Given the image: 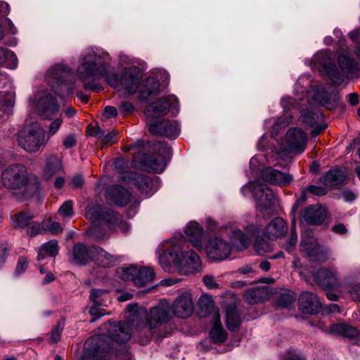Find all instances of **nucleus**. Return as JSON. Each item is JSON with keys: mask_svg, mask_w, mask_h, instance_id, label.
<instances>
[{"mask_svg": "<svg viewBox=\"0 0 360 360\" xmlns=\"http://www.w3.org/2000/svg\"><path fill=\"white\" fill-rule=\"evenodd\" d=\"M130 313L127 320L118 323H110L108 337L98 335L88 339L84 344V350L80 360H110L111 347L108 340L117 344L127 342L132 333L143 330H154L166 323L171 318V307L166 300L150 309L146 322V310L136 304L127 305Z\"/></svg>", "mask_w": 360, "mask_h": 360, "instance_id": "obj_1", "label": "nucleus"}, {"mask_svg": "<svg viewBox=\"0 0 360 360\" xmlns=\"http://www.w3.org/2000/svg\"><path fill=\"white\" fill-rule=\"evenodd\" d=\"M109 53L103 49H89L81 58L77 68V74L84 83L85 89L98 92L102 89L101 85L95 82H86L87 80L99 79L106 76L110 64Z\"/></svg>", "mask_w": 360, "mask_h": 360, "instance_id": "obj_2", "label": "nucleus"}, {"mask_svg": "<svg viewBox=\"0 0 360 360\" xmlns=\"http://www.w3.org/2000/svg\"><path fill=\"white\" fill-rule=\"evenodd\" d=\"M160 263L166 271H171L172 263L181 274L188 275L198 272L201 266L199 256L193 251H184L179 245H174L167 249L160 257Z\"/></svg>", "mask_w": 360, "mask_h": 360, "instance_id": "obj_3", "label": "nucleus"}, {"mask_svg": "<svg viewBox=\"0 0 360 360\" xmlns=\"http://www.w3.org/2000/svg\"><path fill=\"white\" fill-rule=\"evenodd\" d=\"M18 142L25 151L37 153L46 144L45 131L38 123L26 124L18 134Z\"/></svg>", "mask_w": 360, "mask_h": 360, "instance_id": "obj_4", "label": "nucleus"}, {"mask_svg": "<svg viewBox=\"0 0 360 360\" xmlns=\"http://www.w3.org/2000/svg\"><path fill=\"white\" fill-rule=\"evenodd\" d=\"M86 217L93 222L104 224L109 229L119 226L123 229L127 226L118 213L101 205H89L86 209Z\"/></svg>", "mask_w": 360, "mask_h": 360, "instance_id": "obj_5", "label": "nucleus"}, {"mask_svg": "<svg viewBox=\"0 0 360 360\" xmlns=\"http://www.w3.org/2000/svg\"><path fill=\"white\" fill-rule=\"evenodd\" d=\"M153 146L154 150L158 151L157 153L149 155L138 153L134 159L138 160L141 156V162L143 166L155 172L160 173L163 172L167 161L172 156V148L167 144L160 142L155 143Z\"/></svg>", "mask_w": 360, "mask_h": 360, "instance_id": "obj_6", "label": "nucleus"}, {"mask_svg": "<svg viewBox=\"0 0 360 360\" xmlns=\"http://www.w3.org/2000/svg\"><path fill=\"white\" fill-rule=\"evenodd\" d=\"M1 181L6 188L12 190L31 186L27 167L18 163L9 165L2 172Z\"/></svg>", "mask_w": 360, "mask_h": 360, "instance_id": "obj_7", "label": "nucleus"}, {"mask_svg": "<svg viewBox=\"0 0 360 360\" xmlns=\"http://www.w3.org/2000/svg\"><path fill=\"white\" fill-rule=\"evenodd\" d=\"M246 189L252 191L257 209L260 212L269 209L276 200L272 190L265 184L250 183L243 188V191H244Z\"/></svg>", "mask_w": 360, "mask_h": 360, "instance_id": "obj_8", "label": "nucleus"}, {"mask_svg": "<svg viewBox=\"0 0 360 360\" xmlns=\"http://www.w3.org/2000/svg\"><path fill=\"white\" fill-rule=\"evenodd\" d=\"M178 99L174 95H169L150 103L145 109L147 124L154 119L167 115L172 107H175Z\"/></svg>", "mask_w": 360, "mask_h": 360, "instance_id": "obj_9", "label": "nucleus"}, {"mask_svg": "<svg viewBox=\"0 0 360 360\" xmlns=\"http://www.w3.org/2000/svg\"><path fill=\"white\" fill-rule=\"evenodd\" d=\"M155 272L150 267L130 266L122 269V278L127 281H131L134 284L139 287L144 286L153 281Z\"/></svg>", "mask_w": 360, "mask_h": 360, "instance_id": "obj_10", "label": "nucleus"}, {"mask_svg": "<svg viewBox=\"0 0 360 360\" xmlns=\"http://www.w3.org/2000/svg\"><path fill=\"white\" fill-rule=\"evenodd\" d=\"M205 251L212 261H221L231 254V247L229 243L219 237L211 238L206 243Z\"/></svg>", "mask_w": 360, "mask_h": 360, "instance_id": "obj_11", "label": "nucleus"}, {"mask_svg": "<svg viewBox=\"0 0 360 360\" xmlns=\"http://www.w3.org/2000/svg\"><path fill=\"white\" fill-rule=\"evenodd\" d=\"M150 133L165 137L176 139L180 133V127L175 121L163 120L160 122H148Z\"/></svg>", "mask_w": 360, "mask_h": 360, "instance_id": "obj_12", "label": "nucleus"}, {"mask_svg": "<svg viewBox=\"0 0 360 360\" xmlns=\"http://www.w3.org/2000/svg\"><path fill=\"white\" fill-rule=\"evenodd\" d=\"M171 309L173 314L179 318L189 317L193 311V302L191 294L188 292L179 295L174 302Z\"/></svg>", "mask_w": 360, "mask_h": 360, "instance_id": "obj_13", "label": "nucleus"}, {"mask_svg": "<svg viewBox=\"0 0 360 360\" xmlns=\"http://www.w3.org/2000/svg\"><path fill=\"white\" fill-rule=\"evenodd\" d=\"M286 143L290 152L300 154L307 146V134L299 129H289L286 134Z\"/></svg>", "mask_w": 360, "mask_h": 360, "instance_id": "obj_14", "label": "nucleus"}, {"mask_svg": "<svg viewBox=\"0 0 360 360\" xmlns=\"http://www.w3.org/2000/svg\"><path fill=\"white\" fill-rule=\"evenodd\" d=\"M329 332L348 338L353 344L360 346V330L346 323L339 322L332 324L329 328Z\"/></svg>", "mask_w": 360, "mask_h": 360, "instance_id": "obj_15", "label": "nucleus"}, {"mask_svg": "<svg viewBox=\"0 0 360 360\" xmlns=\"http://www.w3.org/2000/svg\"><path fill=\"white\" fill-rule=\"evenodd\" d=\"M141 79V70L136 67L126 69L120 79L121 85L129 94L135 93Z\"/></svg>", "mask_w": 360, "mask_h": 360, "instance_id": "obj_16", "label": "nucleus"}, {"mask_svg": "<svg viewBox=\"0 0 360 360\" xmlns=\"http://www.w3.org/2000/svg\"><path fill=\"white\" fill-rule=\"evenodd\" d=\"M95 247H88L82 243L74 245L72 250L71 261L78 265H86L94 258Z\"/></svg>", "mask_w": 360, "mask_h": 360, "instance_id": "obj_17", "label": "nucleus"}, {"mask_svg": "<svg viewBox=\"0 0 360 360\" xmlns=\"http://www.w3.org/2000/svg\"><path fill=\"white\" fill-rule=\"evenodd\" d=\"M262 179L272 185L285 186L293 179V176L288 173L281 172L272 167H266L262 172Z\"/></svg>", "mask_w": 360, "mask_h": 360, "instance_id": "obj_18", "label": "nucleus"}, {"mask_svg": "<svg viewBox=\"0 0 360 360\" xmlns=\"http://www.w3.org/2000/svg\"><path fill=\"white\" fill-rule=\"evenodd\" d=\"M315 281L322 288L334 289L340 286L335 272L321 268L312 273Z\"/></svg>", "mask_w": 360, "mask_h": 360, "instance_id": "obj_19", "label": "nucleus"}, {"mask_svg": "<svg viewBox=\"0 0 360 360\" xmlns=\"http://www.w3.org/2000/svg\"><path fill=\"white\" fill-rule=\"evenodd\" d=\"M300 309L305 314H316L321 308L318 296L312 292H302L299 297Z\"/></svg>", "mask_w": 360, "mask_h": 360, "instance_id": "obj_20", "label": "nucleus"}, {"mask_svg": "<svg viewBox=\"0 0 360 360\" xmlns=\"http://www.w3.org/2000/svg\"><path fill=\"white\" fill-rule=\"evenodd\" d=\"M300 248L314 261L324 262L328 258V249L312 242H304L300 244Z\"/></svg>", "mask_w": 360, "mask_h": 360, "instance_id": "obj_21", "label": "nucleus"}, {"mask_svg": "<svg viewBox=\"0 0 360 360\" xmlns=\"http://www.w3.org/2000/svg\"><path fill=\"white\" fill-rule=\"evenodd\" d=\"M38 111L45 119H51L58 112L60 106L52 95L48 94L41 98L38 102Z\"/></svg>", "mask_w": 360, "mask_h": 360, "instance_id": "obj_22", "label": "nucleus"}, {"mask_svg": "<svg viewBox=\"0 0 360 360\" xmlns=\"http://www.w3.org/2000/svg\"><path fill=\"white\" fill-rule=\"evenodd\" d=\"M108 202L117 206H124L130 200V194L127 190L118 186H110L105 193Z\"/></svg>", "mask_w": 360, "mask_h": 360, "instance_id": "obj_23", "label": "nucleus"}, {"mask_svg": "<svg viewBox=\"0 0 360 360\" xmlns=\"http://www.w3.org/2000/svg\"><path fill=\"white\" fill-rule=\"evenodd\" d=\"M124 178H127L129 182L133 183L142 193H153V181L146 175L134 172L124 173Z\"/></svg>", "mask_w": 360, "mask_h": 360, "instance_id": "obj_24", "label": "nucleus"}, {"mask_svg": "<svg viewBox=\"0 0 360 360\" xmlns=\"http://www.w3.org/2000/svg\"><path fill=\"white\" fill-rule=\"evenodd\" d=\"M324 55H326L324 53ZM325 61L321 62V72L327 77L334 85H340L344 81V75L338 70L336 65L326 56L323 57Z\"/></svg>", "mask_w": 360, "mask_h": 360, "instance_id": "obj_25", "label": "nucleus"}, {"mask_svg": "<svg viewBox=\"0 0 360 360\" xmlns=\"http://www.w3.org/2000/svg\"><path fill=\"white\" fill-rule=\"evenodd\" d=\"M326 217L325 210L319 205H311L305 208L301 214L302 220L311 225L321 224Z\"/></svg>", "mask_w": 360, "mask_h": 360, "instance_id": "obj_26", "label": "nucleus"}, {"mask_svg": "<svg viewBox=\"0 0 360 360\" xmlns=\"http://www.w3.org/2000/svg\"><path fill=\"white\" fill-rule=\"evenodd\" d=\"M288 226L281 217L274 219L265 228V234L269 240L281 238L287 233Z\"/></svg>", "mask_w": 360, "mask_h": 360, "instance_id": "obj_27", "label": "nucleus"}, {"mask_svg": "<svg viewBox=\"0 0 360 360\" xmlns=\"http://www.w3.org/2000/svg\"><path fill=\"white\" fill-rule=\"evenodd\" d=\"M186 236L189 241L198 250H202V228L196 222H190L185 231Z\"/></svg>", "mask_w": 360, "mask_h": 360, "instance_id": "obj_28", "label": "nucleus"}, {"mask_svg": "<svg viewBox=\"0 0 360 360\" xmlns=\"http://www.w3.org/2000/svg\"><path fill=\"white\" fill-rule=\"evenodd\" d=\"M70 75V71L63 65L53 66L46 73V79L49 82L62 84Z\"/></svg>", "mask_w": 360, "mask_h": 360, "instance_id": "obj_29", "label": "nucleus"}, {"mask_svg": "<svg viewBox=\"0 0 360 360\" xmlns=\"http://www.w3.org/2000/svg\"><path fill=\"white\" fill-rule=\"evenodd\" d=\"M63 169L61 160L56 155H50L46 160L44 176L49 180Z\"/></svg>", "mask_w": 360, "mask_h": 360, "instance_id": "obj_30", "label": "nucleus"}, {"mask_svg": "<svg viewBox=\"0 0 360 360\" xmlns=\"http://www.w3.org/2000/svg\"><path fill=\"white\" fill-rule=\"evenodd\" d=\"M347 177L345 169H333L329 170L325 176V184L327 186H336L345 183Z\"/></svg>", "mask_w": 360, "mask_h": 360, "instance_id": "obj_31", "label": "nucleus"}, {"mask_svg": "<svg viewBox=\"0 0 360 360\" xmlns=\"http://www.w3.org/2000/svg\"><path fill=\"white\" fill-rule=\"evenodd\" d=\"M93 260L100 266L109 268L115 262V257L101 248L95 247Z\"/></svg>", "mask_w": 360, "mask_h": 360, "instance_id": "obj_32", "label": "nucleus"}, {"mask_svg": "<svg viewBox=\"0 0 360 360\" xmlns=\"http://www.w3.org/2000/svg\"><path fill=\"white\" fill-rule=\"evenodd\" d=\"M241 323V317L236 306H229L226 309V325L229 330H237Z\"/></svg>", "mask_w": 360, "mask_h": 360, "instance_id": "obj_33", "label": "nucleus"}, {"mask_svg": "<svg viewBox=\"0 0 360 360\" xmlns=\"http://www.w3.org/2000/svg\"><path fill=\"white\" fill-rule=\"evenodd\" d=\"M214 326L210 330V337L215 342H223L226 340L227 334L223 328L219 314H215L213 318Z\"/></svg>", "mask_w": 360, "mask_h": 360, "instance_id": "obj_34", "label": "nucleus"}, {"mask_svg": "<svg viewBox=\"0 0 360 360\" xmlns=\"http://www.w3.org/2000/svg\"><path fill=\"white\" fill-rule=\"evenodd\" d=\"M58 252V242L51 240L43 244L38 250L37 260L41 261L46 257H56Z\"/></svg>", "mask_w": 360, "mask_h": 360, "instance_id": "obj_35", "label": "nucleus"}, {"mask_svg": "<svg viewBox=\"0 0 360 360\" xmlns=\"http://www.w3.org/2000/svg\"><path fill=\"white\" fill-rule=\"evenodd\" d=\"M338 63L345 74H352L359 70L357 63L346 55L342 54L338 57Z\"/></svg>", "mask_w": 360, "mask_h": 360, "instance_id": "obj_36", "label": "nucleus"}, {"mask_svg": "<svg viewBox=\"0 0 360 360\" xmlns=\"http://www.w3.org/2000/svg\"><path fill=\"white\" fill-rule=\"evenodd\" d=\"M231 240L238 250H243L248 247L250 240L240 230H234L231 233Z\"/></svg>", "mask_w": 360, "mask_h": 360, "instance_id": "obj_37", "label": "nucleus"}, {"mask_svg": "<svg viewBox=\"0 0 360 360\" xmlns=\"http://www.w3.org/2000/svg\"><path fill=\"white\" fill-rule=\"evenodd\" d=\"M254 248L259 255H262L271 250V244L262 236H257L254 243Z\"/></svg>", "mask_w": 360, "mask_h": 360, "instance_id": "obj_38", "label": "nucleus"}, {"mask_svg": "<svg viewBox=\"0 0 360 360\" xmlns=\"http://www.w3.org/2000/svg\"><path fill=\"white\" fill-rule=\"evenodd\" d=\"M159 89L160 83L156 79L153 77L148 78L146 80V91L147 92V96H145V92L143 91L141 93V97L146 99L147 97L150 95L157 94L159 91Z\"/></svg>", "mask_w": 360, "mask_h": 360, "instance_id": "obj_39", "label": "nucleus"}, {"mask_svg": "<svg viewBox=\"0 0 360 360\" xmlns=\"http://www.w3.org/2000/svg\"><path fill=\"white\" fill-rule=\"evenodd\" d=\"M34 216L28 212H20L15 216L14 226L15 228H25L32 221Z\"/></svg>", "mask_w": 360, "mask_h": 360, "instance_id": "obj_40", "label": "nucleus"}, {"mask_svg": "<svg viewBox=\"0 0 360 360\" xmlns=\"http://www.w3.org/2000/svg\"><path fill=\"white\" fill-rule=\"evenodd\" d=\"M200 309L205 313H209L214 307V302L212 297L207 295L200 296L198 302Z\"/></svg>", "mask_w": 360, "mask_h": 360, "instance_id": "obj_41", "label": "nucleus"}, {"mask_svg": "<svg viewBox=\"0 0 360 360\" xmlns=\"http://www.w3.org/2000/svg\"><path fill=\"white\" fill-rule=\"evenodd\" d=\"M87 234L95 240H99L107 236L106 233L98 225H92L87 230Z\"/></svg>", "mask_w": 360, "mask_h": 360, "instance_id": "obj_42", "label": "nucleus"}, {"mask_svg": "<svg viewBox=\"0 0 360 360\" xmlns=\"http://www.w3.org/2000/svg\"><path fill=\"white\" fill-rule=\"evenodd\" d=\"M11 59L13 62V68L17 66V58L13 52L3 47L0 48V66L6 60Z\"/></svg>", "mask_w": 360, "mask_h": 360, "instance_id": "obj_43", "label": "nucleus"}, {"mask_svg": "<svg viewBox=\"0 0 360 360\" xmlns=\"http://www.w3.org/2000/svg\"><path fill=\"white\" fill-rule=\"evenodd\" d=\"M295 220L292 221V231L289 241L285 245L284 248L290 253H292L297 242V236L295 231Z\"/></svg>", "mask_w": 360, "mask_h": 360, "instance_id": "obj_44", "label": "nucleus"}, {"mask_svg": "<svg viewBox=\"0 0 360 360\" xmlns=\"http://www.w3.org/2000/svg\"><path fill=\"white\" fill-rule=\"evenodd\" d=\"M101 304H96L93 303V306L91 307L89 310V314L91 316V322H94L101 316H104L106 312L104 309L100 308Z\"/></svg>", "mask_w": 360, "mask_h": 360, "instance_id": "obj_45", "label": "nucleus"}, {"mask_svg": "<svg viewBox=\"0 0 360 360\" xmlns=\"http://www.w3.org/2000/svg\"><path fill=\"white\" fill-rule=\"evenodd\" d=\"M63 330V323L58 322L50 333L52 342L56 343L60 340Z\"/></svg>", "mask_w": 360, "mask_h": 360, "instance_id": "obj_46", "label": "nucleus"}, {"mask_svg": "<svg viewBox=\"0 0 360 360\" xmlns=\"http://www.w3.org/2000/svg\"><path fill=\"white\" fill-rule=\"evenodd\" d=\"M58 213L65 217L72 216L73 214L72 202L71 200H67L63 202L58 210Z\"/></svg>", "mask_w": 360, "mask_h": 360, "instance_id": "obj_47", "label": "nucleus"}, {"mask_svg": "<svg viewBox=\"0 0 360 360\" xmlns=\"http://www.w3.org/2000/svg\"><path fill=\"white\" fill-rule=\"evenodd\" d=\"M219 279L211 276L206 275L203 277V283L209 289H216L219 287Z\"/></svg>", "mask_w": 360, "mask_h": 360, "instance_id": "obj_48", "label": "nucleus"}, {"mask_svg": "<svg viewBox=\"0 0 360 360\" xmlns=\"http://www.w3.org/2000/svg\"><path fill=\"white\" fill-rule=\"evenodd\" d=\"M301 116L302 121L309 126H313L316 122L317 115L311 111L303 110Z\"/></svg>", "mask_w": 360, "mask_h": 360, "instance_id": "obj_49", "label": "nucleus"}, {"mask_svg": "<svg viewBox=\"0 0 360 360\" xmlns=\"http://www.w3.org/2000/svg\"><path fill=\"white\" fill-rule=\"evenodd\" d=\"M101 139L103 145H112L117 142L116 134L113 131L108 132L106 134L104 133Z\"/></svg>", "mask_w": 360, "mask_h": 360, "instance_id": "obj_50", "label": "nucleus"}, {"mask_svg": "<svg viewBox=\"0 0 360 360\" xmlns=\"http://www.w3.org/2000/svg\"><path fill=\"white\" fill-rule=\"evenodd\" d=\"M63 123V120L60 117L54 120L49 125L48 135L49 136H53L59 129Z\"/></svg>", "mask_w": 360, "mask_h": 360, "instance_id": "obj_51", "label": "nucleus"}, {"mask_svg": "<svg viewBox=\"0 0 360 360\" xmlns=\"http://www.w3.org/2000/svg\"><path fill=\"white\" fill-rule=\"evenodd\" d=\"M27 227V233L32 237L35 236L41 233L40 225L38 222L32 221Z\"/></svg>", "mask_w": 360, "mask_h": 360, "instance_id": "obj_52", "label": "nucleus"}, {"mask_svg": "<svg viewBox=\"0 0 360 360\" xmlns=\"http://www.w3.org/2000/svg\"><path fill=\"white\" fill-rule=\"evenodd\" d=\"M105 293V291L100 289H92L89 296L90 300L96 304H101L100 297Z\"/></svg>", "mask_w": 360, "mask_h": 360, "instance_id": "obj_53", "label": "nucleus"}, {"mask_svg": "<svg viewBox=\"0 0 360 360\" xmlns=\"http://www.w3.org/2000/svg\"><path fill=\"white\" fill-rule=\"evenodd\" d=\"M348 292L351 295L352 297L355 300L360 301V283L353 284L348 290Z\"/></svg>", "mask_w": 360, "mask_h": 360, "instance_id": "obj_54", "label": "nucleus"}, {"mask_svg": "<svg viewBox=\"0 0 360 360\" xmlns=\"http://www.w3.org/2000/svg\"><path fill=\"white\" fill-rule=\"evenodd\" d=\"M120 112L122 114L131 113L134 110L133 104L129 101H123L119 108Z\"/></svg>", "mask_w": 360, "mask_h": 360, "instance_id": "obj_55", "label": "nucleus"}, {"mask_svg": "<svg viewBox=\"0 0 360 360\" xmlns=\"http://www.w3.org/2000/svg\"><path fill=\"white\" fill-rule=\"evenodd\" d=\"M259 291L250 289L245 291V296L250 303H255L257 301Z\"/></svg>", "mask_w": 360, "mask_h": 360, "instance_id": "obj_56", "label": "nucleus"}, {"mask_svg": "<svg viewBox=\"0 0 360 360\" xmlns=\"http://www.w3.org/2000/svg\"><path fill=\"white\" fill-rule=\"evenodd\" d=\"M87 131L90 136H95L97 139H101L104 134V131L98 127H89Z\"/></svg>", "mask_w": 360, "mask_h": 360, "instance_id": "obj_57", "label": "nucleus"}, {"mask_svg": "<svg viewBox=\"0 0 360 360\" xmlns=\"http://www.w3.org/2000/svg\"><path fill=\"white\" fill-rule=\"evenodd\" d=\"M63 146L65 148H72L76 145V139L74 135H68L63 141Z\"/></svg>", "mask_w": 360, "mask_h": 360, "instance_id": "obj_58", "label": "nucleus"}, {"mask_svg": "<svg viewBox=\"0 0 360 360\" xmlns=\"http://www.w3.org/2000/svg\"><path fill=\"white\" fill-rule=\"evenodd\" d=\"M46 229L53 234H56L62 231L60 224L56 221L50 222L49 225L46 226Z\"/></svg>", "mask_w": 360, "mask_h": 360, "instance_id": "obj_59", "label": "nucleus"}, {"mask_svg": "<svg viewBox=\"0 0 360 360\" xmlns=\"http://www.w3.org/2000/svg\"><path fill=\"white\" fill-rule=\"evenodd\" d=\"M27 266H28V261L24 257L20 258L18 262V264H17L16 272L18 274L24 272L26 270Z\"/></svg>", "mask_w": 360, "mask_h": 360, "instance_id": "obj_60", "label": "nucleus"}, {"mask_svg": "<svg viewBox=\"0 0 360 360\" xmlns=\"http://www.w3.org/2000/svg\"><path fill=\"white\" fill-rule=\"evenodd\" d=\"M307 190L309 193L316 195H323L326 194L325 189L319 186H310L308 187Z\"/></svg>", "mask_w": 360, "mask_h": 360, "instance_id": "obj_61", "label": "nucleus"}, {"mask_svg": "<svg viewBox=\"0 0 360 360\" xmlns=\"http://www.w3.org/2000/svg\"><path fill=\"white\" fill-rule=\"evenodd\" d=\"M83 184H84L83 178L81 176L77 175L72 178L71 183H70V186L73 188H79L82 187Z\"/></svg>", "mask_w": 360, "mask_h": 360, "instance_id": "obj_62", "label": "nucleus"}, {"mask_svg": "<svg viewBox=\"0 0 360 360\" xmlns=\"http://www.w3.org/2000/svg\"><path fill=\"white\" fill-rule=\"evenodd\" d=\"M331 231L337 234H345L347 233V229L345 224L340 223L333 226Z\"/></svg>", "mask_w": 360, "mask_h": 360, "instance_id": "obj_63", "label": "nucleus"}, {"mask_svg": "<svg viewBox=\"0 0 360 360\" xmlns=\"http://www.w3.org/2000/svg\"><path fill=\"white\" fill-rule=\"evenodd\" d=\"M282 360H304V359L293 352H288L284 354Z\"/></svg>", "mask_w": 360, "mask_h": 360, "instance_id": "obj_64", "label": "nucleus"}]
</instances>
